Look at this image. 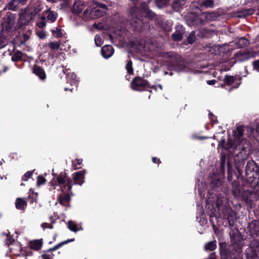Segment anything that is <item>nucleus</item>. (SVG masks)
I'll use <instances>...</instances> for the list:
<instances>
[{"label": "nucleus", "mask_w": 259, "mask_h": 259, "mask_svg": "<svg viewBox=\"0 0 259 259\" xmlns=\"http://www.w3.org/2000/svg\"><path fill=\"white\" fill-rule=\"evenodd\" d=\"M170 0H155V3L159 8H162L165 6Z\"/></svg>", "instance_id": "nucleus-32"}, {"label": "nucleus", "mask_w": 259, "mask_h": 259, "mask_svg": "<svg viewBox=\"0 0 259 259\" xmlns=\"http://www.w3.org/2000/svg\"><path fill=\"white\" fill-rule=\"evenodd\" d=\"M249 44L248 40L244 37L239 38L237 42V45L239 48L246 47Z\"/></svg>", "instance_id": "nucleus-28"}, {"label": "nucleus", "mask_w": 259, "mask_h": 259, "mask_svg": "<svg viewBox=\"0 0 259 259\" xmlns=\"http://www.w3.org/2000/svg\"><path fill=\"white\" fill-rule=\"evenodd\" d=\"M33 172V171H28L26 172L22 177V180L24 181H27L28 179L30 178L32 176Z\"/></svg>", "instance_id": "nucleus-39"}, {"label": "nucleus", "mask_w": 259, "mask_h": 259, "mask_svg": "<svg viewBox=\"0 0 259 259\" xmlns=\"http://www.w3.org/2000/svg\"><path fill=\"white\" fill-rule=\"evenodd\" d=\"M188 41L189 44H193L194 42V32L192 31L188 37Z\"/></svg>", "instance_id": "nucleus-42"}, {"label": "nucleus", "mask_w": 259, "mask_h": 259, "mask_svg": "<svg viewBox=\"0 0 259 259\" xmlns=\"http://www.w3.org/2000/svg\"><path fill=\"white\" fill-rule=\"evenodd\" d=\"M41 227L43 228L44 229L48 228V224L45 223H42L41 224Z\"/></svg>", "instance_id": "nucleus-52"}, {"label": "nucleus", "mask_w": 259, "mask_h": 259, "mask_svg": "<svg viewBox=\"0 0 259 259\" xmlns=\"http://www.w3.org/2000/svg\"><path fill=\"white\" fill-rule=\"evenodd\" d=\"M235 56H236V59L238 61H243L244 60L248 59V58H249L248 54L247 53H246V52H244V53H241V52L237 53L235 54Z\"/></svg>", "instance_id": "nucleus-26"}, {"label": "nucleus", "mask_w": 259, "mask_h": 259, "mask_svg": "<svg viewBox=\"0 0 259 259\" xmlns=\"http://www.w3.org/2000/svg\"><path fill=\"white\" fill-rule=\"evenodd\" d=\"M48 46L51 48L52 50H58L60 49V44L58 42H51L49 44Z\"/></svg>", "instance_id": "nucleus-35"}, {"label": "nucleus", "mask_w": 259, "mask_h": 259, "mask_svg": "<svg viewBox=\"0 0 259 259\" xmlns=\"http://www.w3.org/2000/svg\"><path fill=\"white\" fill-rule=\"evenodd\" d=\"M95 42L97 46H101L103 44L101 37L99 35H96L95 36Z\"/></svg>", "instance_id": "nucleus-38"}, {"label": "nucleus", "mask_w": 259, "mask_h": 259, "mask_svg": "<svg viewBox=\"0 0 259 259\" xmlns=\"http://www.w3.org/2000/svg\"><path fill=\"white\" fill-rule=\"evenodd\" d=\"M85 171H80L73 174V180L74 181V184L81 185L84 183V175Z\"/></svg>", "instance_id": "nucleus-10"}, {"label": "nucleus", "mask_w": 259, "mask_h": 259, "mask_svg": "<svg viewBox=\"0 0 259 259\" xmlns=\"http://www.w3.org/2000/svg\"><path fill=\"white\" fill-rule=\"evenodd\" d=\"M131 84L133 89L137 91H141L142 88L148 86V81L140 77H136Z\"/></svg>", "instance_id": "nucleus-5"}, {"label": "nucleus", "mask_w": 259, "mask_h": 259, "mask_svg": "<svg viewBox=\"0 0 259 259\" xmlns=\"http://www.w3.org/2000/svg\"><path fill=\"white\" fill-rule=\"evenodd\" d=\"M24 37H25V38H26V39H28V35H27L25 34V35H24Z\"/></svg>", "instance_id": "nucleus-61"}, {"label": "nucleus", "mask_w": 259, "mask_h": 259, "mask_svg": "<svg viewBox=\"0 0 259 259\" xmlns=\"http://www.w3.org/2000/svg\"><path fill=\"white\" fill-rule=\"evenodd\" d=\"M74 77H75V75L74 74H73V73H72V74H71V77H72V78H74Z\"/></svg>", "instance_id": "nucleus-60"}, {"label": "nucleus", "mask_w": 259, "mask_h": 259, "mask_svg": "<svg viewBox=\"0 0 259 259\" xmlns=\"http://www.w3.org/2000/svg\"><path fill=\"white\" fill-rule=\"evenodd\" d=\"M125 68H126V69L127 72L129 74L133 73V66H132V61L130 60L127 62Z\"/></svg>", "instance_id": "nucleus-36"}, {"label": "nucleus", "mask_w": 259, "mask_h": 259, "mask_svg": "<svg viewBox=\"0 0 259 259\" xmlns=\"http://www.w3.org/2000/svg\"><path fill=\"white\" fill-rule=\"evenodd\" d=\"M74 240V239H69L67 241L60 243L58 245H57L55 246H54V247L50 249L47 252H46L45 253L42 254L41 256L42 258V259H53L54 255L52 253V251L57 250V249H58L59 247H61L65 244L67 243L68 242H69L73 241Z\"/></svg>", "instance_id": "nucleus-7"}, {"label": "nucleus", "mask_w": 259, "mask_h": 259, "mask_svg": "<svg viewBox=\"0 0 259 259\" xmlns=\"http://www.w3.org/2000/svg\"><path fill=\"white\" fill-rule=\"evenodd\" d=\"M253 67L256 70L259 71V60L253 62Z\"/></svg>", "instance_id": "nucleus-45"}, {"label": "nucleus", "mask_w": 259, "mask_h": 259, "mask_svg": "<svg viewBox=\"0 0 259 259\" xmlns=\"http://www.w3.org/2000/svg\"><path fill=\"white\" fill-rule=\"evenodd\" d=\"M94 27H95V28H97V24H94L93 25Z\"/></svg>", "instance_id": "nucleus-62"}, {"label": "nucleus", "mask_w": 259, "mask_h": 259, "mask_svg": "<svg viewBox=\"0 0 259 259\" xmlns=\"http://www.w3.org/2000/svg\"><path fill=\"white\" fill-rule=\"evenodd\" d=\"M258 167L255 162L253 160H249L247 162L246 165V174L248 175L252 172L257 173Z\"/></svg>", "instance_id": "nucleus-12"}, {"label": "nucleus", "mask_w": 259, "mask_h": 259, "mask_svg": "<svg viewBox=\"0 0 259 259\" xmlns=\"http://www.w3.org/2000/svg\"><path fill=\"white\" fill-rule=\"evenodd\" d=\"M46 15L47 16V14H46V13L44 14V12L43 15L42 16H41V17H40V19L41 21H46Z\"/></svg>", "instance_id": "nucleus-51"}, {"label": "nucleus", "mask_w": 259, "mask_h": 259, "mask_svg": "<svg viewBox=\"0 0 259 259\" xmlns=\"http://www.w3.org/2000/svg\"><path fill=\"white\" fill-rule=\"evenodd\" d=\"M152 88L153 89H154L156 90V87H152Z\"/></svg>", "instance_id": "nucleus-64"}, {"label": "nucleus", "mask_w": 259, "mask_h": 259, "mask_svg": "<svg viewBox=\"0 0 259 259\" xmlns=\"http://www.w3.org/2000/svg\"><path fill=\"white\" fill-rule=\"evenodd\" d=\"M230 142H232L230 140L229 141V144L227 146V147H225V139H222L219 143V146L223 149H225V148L232 149L233 150V152H234V151L233 149L232 148L230 147Z\"/></svg>", "instance_id": "nucleus-33"}, {"label": "nucleus", "mask_w": 259, "mask_h": 259, "mask_svg": "<svg viewBox=\"0 0 259 259\" xmlns=\"http://www.w3.org/2000/svg\"><path fill=\"white\" fill-rule=\"evenodd\" d=\"M42 246V242L40 240H36L31 241L30 243V247L31 249L34 250L39 249Z\"/></svg>", "instance_id": "nucleus-25"}, {"label": "nucleus", "mask_w": 259, "mask_h": 259, "mask_svg": "<svg viewBox=\"0 0 259 259\" xmlns=\"http://www.w3.org/2000/svg\"><path fill=\"white\" fill-rule=\"evenodd\" d=\"M33 18L30 15L28 10H25L20 15L19 23L21 25H25L28 23L30 21L32 20Z\"/></svg>", "instance_id": "nucleus-9"}, {"label": "nucleus", "mask_w": 259, "mask_h": 259, "mask_svg": "<svg viewBox=\"0 0 259 259\" xmlns=\"http://www.w3.org/2000/svg\"><path fill=\"white\" fill-rule=\"evenodd\" d=\"M101 53L104 58L108 59L113 55L114 53L113 48L110 45H105L102 48Z\"/></svg>", "instance_id": "nucleus-11"}, {"label": "nucleus", "mask_w": 259, "mask_h": 259, "mask_svg": "<svg viewBox=\"0 0 259 259\" xmlns=\"http://www.w3.org/2000/svg\"><path fill=\"white\" fill-rule=\"evenodd\" d=\"M47 14V19L52 22H54L56 20L58 15L57 14L53 11L50 10V9H47L44 11V14Z\"/></svg>", "instance_id": "nucleus-23"}, {"label": "nucleus", "mask_w": 259, "mask_h": 259, "mask_svg": "<svg viewBox=\"0 0 259 259\" xmlns=\"http://www.w3.org/2000/svg\"><path fill=\"white\" fill-rule=\"evenodd\" d=\"M246 254L251 258L259 259V243L257 242L253 243L251 246L247 249Z\"/></svg>", "instance_id": "nucleus-6"}, {"label": "nucleus", "mask_w": 259, "mask_h": 259, "mask_svg": "<svg viewBox=\"0 0 259 259\" xmlns=\"http://www.w3.org/2000/svg\"><path fill=\"white\" fill-rule=\"evenodd\" d=\"M38 36H39V38H42V39L45 38L46 37L45 34H44L43 33H41L39 34L38 35Z\"/></svg>", "instance_id": "nucleus-53"}, {"label": "nucleus", "mask_w": 259, "mask_h": 259, "mask_svg": "<svg viewBox=\"0 0 259 259\" xmlns=\"http://www.w3.org/2000/svg\"><path fill=\"white\" fill-rule=\"evenodd\" d=\"M232 248L234 250V252L232 250V252H230L229 256L231 258H237L240 255V252H241V248L242 246L241 245H239L237 244H233Z\"/></svg>", "instance_id": "nucleus-15"}, {"label": "nucleus", "mask_w": 259, "mask_h": 259, "mask_svg": "<svg viewBox=\"0 0 259 259\" xmlns=\"http://www.w3.org/2000/svg\"><path fill=\"white\" fill-rule=\"evenodd\" d=\"M197 3L201 8H212L214 5L213 0H198Z\"/></svg>", "instance_id": "nucleus-17"}, {"label": "nucleus", "mask_w": 259, "mask_h": 259, "mask_svg": "<svg viewBox=\"0 0 259 259\" xmlns=\"http://www.w3.org/2000/svg\"><path fill=\"white\" fill-rule=\"evenodd\" d=\"M14 239L12 238V237H11L10 236H9L8 235H7V239H6V243L8 245H11L12 242H14Z\"/></svg>", "instance_id": "nucleus-43"}, {"label": "nucleus", "mask_w": 259, "mask_h": 259, "mask_svg": "<svg viewBox=\"0 0 259 259\" xmlns=\"http://www.w3.org/2000/svg\"><path fill=\"white\" fill-rule=\"evenodd\" d=\"M84 4L82 1H78L74 3L73 6V11L75 13L79 14L84 9Z\"/></svg>", "instance_id": "nucleus-21"}, {"label": "nucleus", "mask_w": 259, "mask_h": 259, "mask_svg": "<svg viewBox=\"0 0 259 259\" xmlns=\"http://www.w3.org/2000/svg\"><path fill=\"white\" fill-rule=\"evenodd\" d=\"M221 166H222L223 167H224V163H223V162H222V163H221Z\"/></svg>", "instance_id": "nucleus-63"}, {"label": "nucleus", "mask_w": 259, "mask_h": 259, "mask_svg": "<svg viewBox=\"0 0 259 259\" xmlns=\"http://www.w3.org/2000/svg\"><path fill=\"white\" fill-rule=\"evenodd\" d=\"M158 87L160 88V90L162 89V86L161 84H159Z\"/></svg>", "instance_id": "nucleus-58"}, {"label": "nucleus", "mask_w": 259, "mask_h": 259, "mask_svg": "<svg viewBox=\"0 0 259 259\" xmlns=\"http://www.w3.org/2000/svg\"><path fill=\"white\" fill-rule=\"evenodd\" d=\"M37 25L39 27L42 28L46 25V22L41 21V22L38 23Z\"/></svg>", "instance_id": "nucleus-47"}, {"label": "nucleus", "mask_w": 259, "mask_h": 259, "mask_svg": "<svg viewBox=\"0 0 259 259\" xmlns=\"http://www.w3.org/2000/svg\"><path fill=\"white\" fill-rule=\"evenodd\" d=\"M97 7L99 8H101L103 10H106L107 9V6L103 4L99 3L97 5Z\"/></svg>", "instance_id": "nucleus-48"}, {"label": "nucleus", "mask_w": 259, "mask_h": 259, "mask_svg": "<svg viewBox=\"0 0 259 259\" xmlns=\"http://www.w3.org/2000/svg\"><path fill=\"white\" fill-rule=\"evenodd\" d=\"M46 179L44 177L41 176H39L37 177V184L38 185H43L46 183Z\"/></svg>", "instance_id": "nucleus-40"}, {"label": "nucleus", "mask_w": 259, "mask_h": 259, "mask_svg": "<svg viewBox=\"0 0 259 259\" xmlns=\"http://www.w3.org/2000/svg\"><path fill=\"white\" fill-rule=\"evenodd\" d=\"M22 54L21 52L17 51L15 53L12 57V60L14 61L20 60L22 59Z\"/></svg>", "instance_id": "nucleus-37"}, {"label": "nucleus", "mask_w": 259, "mask_h": 259, "mask_svg": "<svg viewBox=\"0 0 259 259\" xmlns=\"http://www.w3.org/2000/svg\"><path fill=\"white\" fill-rule=\"evenodd\" d=\"M56 182L57 183L58 185L63 186L64 188L67 187L68 190L69 191H71L73 184L71 183V179L67 177L65 172H61L56 176ZM51 183L53 186L56 185L54 180H52Z\"/></svg>", "instance_id": "nucleus-4"}, {"label": "nucleus", "mask_w": 259, "mask_h": 259, "mask_svg": "<svg viewBox=\"0 0 259 259\" xmlns=\"http://www.w3.org/2000/svg\"><path fill=\"white\" fill-rule=\"evenodd\" d=\"M14 249V248L13 247L10 248V250L11 252H12Z\"/></svg>", "instance_id": "nucleus-59"}, {"label": "nucleus", "mask_w": 259, "mask_h": 259, "mask_svg": "<svg viewBox=\"0 0 259 259\" xmlns=\"http://www.w3.org/2000/svg\"><path fill=\"white\" fill-rule=\"evenodd\" d=\"M254 13V10L253 9H248L247 10H245V14L247 15H250Z\"/></svg>", "instance_id": "nucleus-46"}, {"label": "nucleus", "mask_w": 259, "mask_h": 259, "mask_svg": "<svg viewBox=\"0 0 259 259\" xmlns=\"http://www.w3.org/2000/svg\"><path fill=\"white\" fill-rule=\"evenodd\" d=\"M43 9L42 5L40 4H38L36 5L33 8L30 9H28L29 12L30 14V15L33 18L35 16H36L38 13L41 11Z\"/></svg>", "instance_id": "nucleus-18"}, {"label": "nucleus", "mask_w": 259, "mask_h": 259, "mask_svg": "<svg viewBox=\"0 0 259 259\" xmlns=\"http://www.w3.org/2000/svg\"><path fill=\"white\" fill-rule=\"evenodd\" d=\"M216 80L214 79L208 80L207 81V83L209 85H213L216 83Z\"/></svg>", "instance_id": "nucleus-49"}, {"label": "nucleus", "mask_w": 259, "mask_h": 259, "mask_svg": "<svg viewBox=\"0 0 259 259\" xmlns=\"http://www.w3.org/2000/svg\"><path fill=\"white\" fill-rule=\"evenodd\" d=\"M195 138L202 140V139H207V137H195Z\"/></svg>", "instance_id": "nucleus-54"}, {"label": "nucleus", "mask_w": 259, "mask_h": 259, "mask_svg": "<svg viewBox=\"0 0 259 259\" xmlns=\"http://www.w3.org/2000/svg\"><path fill=\"white\" fill-rule=\"evenodd\" d=\"M92 19L93 18L90 16V12L89 13L88 9H87L83 12L82 19L85 21H88Z\"/></svg>", "instance_id": "nucleus-34"}, {"label": "nucleus", "mask_w": 259, "mask_h": 259, "mask_svg": "<svg viewBox=\"0 0 259 259\" xmlns=\"http://www.w3.org/2000/svg\"><path fill=\"white\" fill-rule=\"evenodd\" d=\"M27 0H11L7 6L8 10L15 11L20 6L26 4Z\"/></svg>", "instance_id": "nucleus-8"}, {"label": "nucleus", "mask_w": 259, "mask_h": 259, "mask_svg": "<svg viewBox=\"0 0 259 259\" xmlns=\"http://www.w3.org/2000/svg\"><path fill=\"white\" fill-rule=\"evenodd\" d=\"M68 227L71 231L76 232L78 231L76 225L72 221L68 222Z\"/></svg>", "instance_id": "nucleus-30"}, {"label": "nucleus", "mask_w": 259, "mask_h": 259, "mask_svg": "<svg viewBox=\"0 0 259 259\" xmlns=\"http://www.w3.org/2000/svg\"><path fill=\"white\" fill-rule=\"evenodd\" d=\"M58 201L62 205H65L66 203L69 202L70 196L69 194H62L58 198Z\"/></svg>", "instance_id": "nucleus-24"}, {"label": "nucleus", "mask_w": 259, "mask_h": 259, "mask_svg": "<svg viewBox=\"0 0 259 259\" xmlns=\"http://www.w3.org/2000/svg\"><path fill=\"white\" fill-rule=\"evenodd\" d=\"M7 44L6 38L0 33V48H3Z\"/></svg>", "instance_id": "nucleus-41"}, {"label": "nucleus", "mask_w": 259, "mask_h": 259, "mask_svg": "<svg viewBox=\"0 0 259 259\" xmlns=\"http://www.w3.org/2000/svg\"><path fill=\"white\" fill-rule=\"evenodd\" d=\"M48 228L50 229H52L53 226L48 224Z\"/></svg>", "instance_id": "nucleus-57"}, {"label": "nucleus", "mask_w": 259, "mask_h": 259, "mask_svg": "<svg viewBox=\"0 0 259 259\" xmlns=\"http://www.w3.org/2000/svg\"><path fill=\"white\" fill-rule=\"evenodd\" d=\"M15 23V17L13 15L11 14L8 15L6 18H5L4 25L6 27L7 29H10L14 25Z\"/></svg>", "instance_id": "nucleus-14"}, {"label": "nucleus", "mask_w": 259, "mask_h": 259, "mask_svg": "<svg viewBox=\"0 0 259 259\" xmlns=\"http://www.w3.org/2000/svg\"><path fill=\"white\" fill-rule=\"evenodd\" d=\"M176 31L172 34V38L174 40L180 41L183 38L184 27L181 25H178L176 27Z\"/></svg>", "instance_id": "nucleus-13"}, {"label": "nucleus", "mask_w": 259, "mask_h": 259, "mask_svg": "<svg viewBox=\"0 0 259 259\" xmlns=\"http://www.w3.org/2000/svg\"><path fill=\"white\" fill-rule=\"evenodd\" d=\"M104 11H101L98 9V7L93 9L90 11V16L93 19L100 17L104 15Z\"/></svg>", "instance_id": "nucleus-20"}, {"label": "nucleus", "mask_w": 259, "mask_h": 259, "mask_svg": "<svg viewBox=\"0 0 259 259\" xmlns=\"http://www.w3.org/2000/svg\"><path fill=\"white\" fill-rule=\"evenodd\" d=\"M81 162H82V159H78V160H77V163H78V164H80L81 163Z\"/></svg>", "instance_id": "nucleus-56"}, {"label": "nucleus", "mask_w": 259, "mask_h": 259, "mask_svg": "<svg viewBox=\"0 0 259 259\" xmlns=\"http://www.w3.org/2000/svg\"><path fill=\"white\" fill-rule=\"evenodd\" d=\"M33 72L39 76V77L41 79H45L46 77V73L45 72V71L42 68L40 67L39 66H34Z\"/></svg>", "instance_id": "nucleus-19"}, {"label": "nucleus", "mask_w": 259, "mask_h": 259, "mask_svg": "<svg viewBox=\"0 0 259 259\" xmlns=\"http://www.w3.org/2000/svg\"><path fill=\"white\" fill-rule=\"evenodd\" d=\"M224 82L227 84H231L235 81V78L233 76L226 75L225 76L224 79Z\"/></svg>", "instance_id": "nucleus-31"}, {"label": "nucleus", "mask_w": 259, "mask_h": 259, "mask_svg": "<svg viewBox=\"0 0 259 259\" xmlns=\"http://www.w3.org/2000/svg\"><path fill=\"white\" fill-rule=\"evenodd\" d=\"M152 161L153 163H159L160 162V160L159 159L156 158V157L152 158Z\"/></svg>", "instance_id": "nucleus-50"}, {"label": "nucleus", "mask_w": 259, "mask_h": 259, "mask_svg": "<svg viewBox=\"0 0 259 259\" xmlns=\"http://www.w3.org/2000/svg\"><path fill=\"white\" fill-rule=\"evenodd\" d=\"M27 204V201L23 198H18L15 202L16 207L18 209L23 210Z\"/></svg>", "instance_id": "nucleus-22"}, {"label": "nucleus", "mask_w": 259, "mask_h": 259, "mask_svg": "<svg viewBox=\"0 0 259 259\" xmlns=\"http://www.w3.org/2000/svg\"><path fill=\"white\" fill-rule=\"evenodd\" d=\"M186 0H174L173 3V8L177 10L182 6L185 4Z\"/></svg>", "instance_id": "nucleus-29"}, {"label": "nucleus", "mask_w": 259, "mask_h": 259, "mask_svg": "<svg viewBox=\"0 0 259 259\" xmlns=\"http://www.w3.org/2000/svg\"><path fill=\"white\" fill-rule=\"evenodd\" d=\"M14 246L18 248L19 250H20V246L18 244L16 243Z\"/></svg>", "instance_id": "nucleus-55"}, {"label": "nucleus", "mask_w": 259, "mask_h": 259, "mask_svg": "<svg viewBox=\"0 0 259 259\" xmlns=\"http://www.w3.org/2000/svg\"><path fill=\"white\" fill-rule=\"evenodd\" d=\"M137 8L134 7L131 9V13L132 17L131 20V25L134 29L137 31H140L142 30L147 25L146 23L144 22L143 20L140 18H138L137 16Z\"/></svg>", "instance_id": "nucleus-3"}, {"label": "nucleus", "mask_w": 259, "mask_h": 259, "mask_svg": "<svg viewBox=\"0 0 259 259\" xmlns=\"http://www.w3.org/2000/svg\"><path fill=\"white\" fill-rule=\"evenodd\" d=\"M234 141L230 142V147L234 150V154L237 157L243 159L246 154V150L249 147L247 140L243 138V128L242 126H238L233 132Z\"/></svg>", "instance_id": "nucleus-1"}, {"label": "nucleus", "mask_w": 259, "mask_h": 259, "mask_svg": "<svg viewBox=\"0 0 259 259\" xmlns=\"http://www.w3.org/2000/svg\"><path fill=\"white\" fill-rule=\"evenodd\" d=\"M52 31L53 33H56L58 37H61L62 35L61 30L57 28H56V30H53Z\"/></svg>", "instance_id": "nucleus-44"}, {"label": "nucleus", "mask_w": 259, "mask_h": 259, "mask_svg": "<svg viewBox=\"0 0 259 259\" xmlns=\"http://www.w3.org/2000/svg\"><path fill=\"white\" fill-rule=\"evenodd\" d=\"M163 57L170 59L168 67L177 72L188 71L190 69L189 65L182 60L181 57L174 52H166Z\"/></svg>", "instance_id": "nucleus-2"}, {"label": "nucleus", "mask_w": 259, "mask_h": 259, "mask_svg": "<svg viewBox=\"0 0 259 259\" xmlns=\"http://www.w3.org/2000/svg\"><path fill=\"white\" fill-rule=\"evenodd\" d=\"M217 248V244L215 241H212L207 242L205 245V249L208 251H213Z\"/></svg>", "instance_id": "nucleus-27"}, {"label": "nucleus", "mask_w": 259, "mask_h": 259, "mask_svg": "<svg viewBox=\"0 0 259 259\" xmlns=\"http://www.w3.org/2000/svg\"><path fill=\"white\" fill-rule=\"evenodd\" d=\"M141 8L143 12L145 14L146 17H148L150 19L155 18V14L148 9L147 5L145 3L141 5Z\"/></svg>", "instance_id": "nucleus-16"}]
</instances>
